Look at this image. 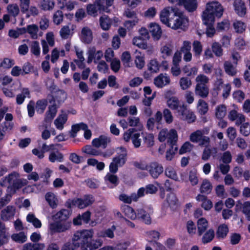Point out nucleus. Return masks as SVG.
<instances>
[{
    "label": "nucleus",
    "instance_id": "1",
    "mask_svg": "<svg viewBox=\"0 0 250 250\" xmlns=\"http://www.w3.org/2000/svg\"><path fill=\"white\" fill-rule=\"evenodd\" d=\"M70 215V212L66 209H62L53 216L55 222L49 224L48 229L51 234L64 232L71 227V223L67 221Z\"/></svg>",
    "mask_w": 250,
    "mask_h": 250
},
{
    "label": "nucleus",
    "instance_id": "2",
    "mask_svg": "<svg viewBox=\"0 0 250 250\" xmlns=\"http://www.w3.org/2000/svg\"><path fill=\"white\" fill-rule=\"evenodd\" d=\"M223 12L224 8L219 2L212 1L208 2L206 9L202 14L203 23L206 25L212 24L214 21L215 18H220Z\"/></svg>",
    "mask_w": 250,
    "mask_h": 250
},
{
    "label": "nucleus",
    "instance_id": "3",
    "mask_svg": "<svg viewBox=\"0 0 250 250\" xmlns=\"http://www.w3.org/2000/svg\"><path fill=\"white\" fill-rule=\"evenodd\" d=\"M94 231L93 229H83L76 231L72 238L73 245L75 248L81 247L82 250H90L89 248L88 239L93 237Z\"/></svg>",
    "mask_w": 250,
    "mask_h": 250
},
{
    "label": "nucleus",
    "instance_id": "4",
    "mask_svg": "<svg viewBox=\"0 0 250 250\" xmlns=\"http://www.w3.org/2000/svg\"><path fill=\"white\" fill-rule=\"evenodd\" d=\"M27 183L26 180L20 179L19 174L14 172L6 176L0 182V185L2 186H7L18 189L26 185Z\"/></svg>",
    "mask_w": 250,
    "mask_h": 250
},
{
    "label": "nucleus",
    "instance_id": "5",
    "mask_svg": "<svg viewBox=\"0 0 250 250\" xmlns=\"http://www.w3.org/2000/svg\"><path fill=\"white\" fill-rule=\"evenodd\" d=\"M188 18L177 9L174 11L173 18H170L167 26L174 29H183L188 25Z\"/></svg>",
    "mask_w": 250,
    "mask_h": 250
},
{
    "label": "nucleus",
    "instance_id": "6",
    "mask_svg": "<svg viewBox=\"0 0 250 250\" xmlns=\"http://www.w3.org/2000/svg\"><path fill=\"white\" fill-rule=\"evenodd\" d=\"M118 156L114 157L109 165L110 171L115 173L117 172L118 167H122L126 160L127 151L125 148L120 147L117 148Z\"/></svg>",
    "mask_w": 250,
    "mask_h": 250
},
{
    "label": "nucleus",
    "instance_id": "7",
    "mask_svg": "<svg viewBox=\"0 0 250 250\" xmlns=\"http://www.w3.org/2000/svg\"><path fill=\"white\" fill-rule=\"evenodd\" d=\"M208 132L209 129L207 128L197 130L190 134L189 140L193 143H198L200 146L206 145L210 143L209 137L205 135L208 134Z\"/></svg>",
    "mask_w": 250,
    "mask_h": 250
},
{
    "label": "nucleus",
    "instance_id": "8",
    "mask_svg": "<svg viewBox=\"0 0 250 250\" xmlns=\"http://www.w3.org/2000/svg\"><path fill=\"white\" fill-rule=\"evenodd\" d=\"M177 133L175 129H171L168 130L167 128L162 129L159 133L158 139L163 142L167 140V143L173 145L177 141Z\"/></svg>",
    "mask_w": 250,
    "mask_h": 250
},
{
    "label": "nucleus",
    "instance_id": "9",
    "mask_svg": "<svg viewBox=\"0 0 250 250\" xmlns=\"http://www.w3.org/2000/svg\"><path fill=\"white\" fill-rule=\"evenodd\" d=\"M94 202L93 197L91 195H85L83 198H75L71 202V205L83 209L92 205Z\"/></svg>",
    "mask_w": 250,
    "mask_h": 250
},
{
    "label": "nucleus",
    "instance_id": "10",
    "mask_svg": "<svg viewBox=\"0 0 250 250\" xmlns=\"http://www.w3.org/2000/svg\"><path fill=\"white\" fill-rule=\"evenodd\" d=\"M178 112L181 116V119L186 121L188 123L194 122L196 120V116L193 112L189 110L187 106L183 104L180 106V109H179Z\"/></svg>",
    "mask_w": 250,
    "mask_h": 250
},
{
    "label": "nucleus",
    "instance_id": "11",
    "mask_svg": "<svg viewBox=\"0 0 250 250\" xmlns=\"http://www.w3.org/2000/svg\"><path fill=\"white\" fill-rule=\"evenodd\" d=\"M173 94L172 91L167 90L165 93V97L167 99V106L172 110L180 109V106L182 104H180V102L177 97L173 96L170 97V96Z\"/></svg>",
    "mask_w": 250,
    "mask_h": 250
},
{
    "label": "nucleus",
    "instance_id": "12",
    "mask_svg": "<svg viewBox=\"0 0 250 250\" xmlns=\"http://www.w3.org/2000/svg\"><path fill=\"white\" fill-rule=\"evenodd\" d=\"M147 170L153 178H157L162 173L164 168L161 164L157 162H153L150 163L148 165Z\"/></svg>",
    "mask_w": 250,
    "mask_h": 250
},
{
    "label": "nucleus",
    "instance_id": "13",
    "mask_svg": "<svg viewBox=\"0 0 250 250\" xmlns=\"http://www.w3.org/2000/svg\"><path fill=\"white\" fill-rule=\"evenodd\" d=\"M16 213V208L13 206H8L0 212V218L4 221H8L13 219Z\"/></svg>",
    "mask_w": 250,
    "mask_h": 250
},
{
    "label": "nucleus",
    "instance_id": "14",
    "mask_svg": "<svg viewBox=\"0 0 250 250\" xmlns=\"http://www.w3.org/2000/svg\"><path fill=\"white\" fill-rule=\"evenodd\" d=\"M171 3L178 2L180 5H183L189 12L195 10L197 7V0H167Z\"/></svg>",
    "mask_w": 250,
    "mask_h": 250
},
{
    "label": "nucleus",
    "instance_id": "15",
    "mask_svg": "<svg viewBox=\"0 0 250 250\" xmlns=\"http://www.w3.org/2000/svg\"><path fill=\"white\" fill-rule=\"evenodd\" d=\"M87 62L91 63L92 61L95 62L100 60L103 56V53L101 50L97 51L96 48L94 46L89 48L88 52Z\"/></svg>",
    "mask_w": 250,
    "mask_h": 250
},
{
    "label": "nucleus",
    "instance_id": "16",
    "mask_svg": "<svg viewBox=\"0 0 250 250\" xmlns=\"http://www.w3.org/2000/svg\"><path fill=\"white\" fill-rule=\"evenodd\" d=\"M80 38L81 41L84 43L89 44L91 43L93 38L91 29L87 26L83 27L81 30Z\"/></svg>",
    "mask_w": 250,
    "mask_h": 250
},
{
    "label": "nucleus",
    "instance_id": "17",
    "mask_svg": "<svg viewBox=\"0 0 250 250\" xmlns=\"http://www.w3.org/2000/svg\"><path fill=\"white\" fill-rule=\"evenodd\" d=\"M83 152L86 153L88 155L92 156H102L104 157H109L112 154V153L107 154L106 153H103L100 150L92 147L91 146H85L82 148Z\"/></svg>",
    "mask_w": 250,
    "mask_h": 250
},
{
    "label": "nucleus",
    "instance_id": "18",
    "mask_svg": "<svg viewBox=\"0 0 250 250\" xmlns=\"http://www.w3.org/2000/svg\"><path fill=\"white\" fill-rule=\"evenodd\" d=\"M170 83V78L167 74H160L154 80L155 85L159 88H162L169 84Z\"/></svg>",
    "mask_w": 250,
    "mask_h": 250
},
{
    "label": "nucleus",
    "instance_id": "19",
    "mask_svg": "<svg viewBox=\"0 0 250 250\" xmlns=\"http://www.w3.org/2000/svg\"><path fill=\"white\" fill-rule=\"evenodd\" d=\"M177 8L171 7H166L164 8L160 12V19L161 21L166 25L168 23L170 18H169L170 13L172 12L174 13V11L176 10Z\"/></svg>",
    "mask_w": 250,
    "mask_h": 250
},
{
    "label": "nucleus",
    "instance_id": "20",
    "mask_svg": "<svg viewBox=\"0 0 250 250\" xmlns=\"http://www.w3.org/2000/svg\"><path fill=\"white\" fill-rule=\"evenodd\" d=\"M148 27L153 39L155 41L159 40L162 35V30L159 25L156 23L152 22L149 24Z\"/></svg>",
    "mask_w": 250,
    "mask_h": 250
},
{
    "label": "nucleus",
    "instance_id": "21",
    "mask_svg": "<svg viewBox=\"0 0 250 250\" xmlns=\"http://www.w3.org/2000/svg\"><path fill=\"white\" fill-rule=\"evenodd\" d=\"M110 142V138L109 137L102 135L98 138L93 139L92 143L96 147H103V148H105L107 144Z\"/></svg>",
    "mask_w": 250,
    "mask_h": 250
},
{
    "label": "nucleus",
    "instance_id": "22",
    "mask_svg": "<svg viewBox=\"0 0 250 250\" xmlns=\"http://www.w3.org/2000/svg\"><path fill=\"white\" fill-rule=\"evenodd\" d=\"M116 230V227L114 225L111 228L102 230L97 233V237L99 238H108L113 239L115 237L114 231Z\"/></svg>",
    "mask_w": 250,
    "mask_h": 250
},
{
    "label": "nucleus",
    "instance_id": "23",
    "mask_svg": "<svg viewBox=\"0 0 250 250\" xmlns=\"http://www.w3.org/2000/svg\"><path fill=\"white\" fill-rule=\"evenodd\" d=\"M210 143H209L206 145L201 146V147H205L202 156V159L203 160L207 161L208 160L211 154H213V151L215 154L217 153V148L211 147L210 146Z\"/></svg>",
    "mask_w": 250,
    "mask_h": 250
},
{
    "label": "nucleus",
    "instance_id": "24",
    "mask_svg": "<svg viewBox=\"0 0 250 250\" xmlns=\"http://www.w3.org/2000/svg\"><path fill=\"white\" fill-rule=\"evenodd\" d=\"M68 119L67 115L65 113L60 114L54 120V125L56 128L62 130L64 128V125L66 123Z\"/></svg>",
    "mask_w": 250,
    "mask_h": 250
},
{
    "label": "nucleus",
    "instance_id": "25",
    "mask_svg": "<svg viewBox=\"0 0 250 250\" xmlns=\"http://www.w3.org/2000/svg\"><path fill=\"white\" fill-rule=\"evenodd\" d=\"M166 202L172 209L176 208L179 205L177 197L174 193L172 192L167 194Z\"/></svg>",
    "mask_w": 250,
    "mask_h": 250
},
{
    "label": "nucleus",
    "instance_id": "26",
    "mask_svg": "<svg viewBox=\"0 0 250 250\" xmlns=\"http://www.w3.org/2000/svg\"><path fill=\"white\" fill-rule=\"evenodd\" d=\"M121 209L125 215L130 219L134 220L137 219V211L135 212L131 207L125 205H123L121 206Z\"/></svg>",
    "mask_w": 250,
    "mask_h": 250
},
{
    "label": "nucleus",
    "instance_id": "27",
    "mask_svg": "<svg viewBox=\"0 0 250 250\" xmlns=\"http://www.w3.org/2000/svg\"><path fill=\"white\" fill-rule=\"evenodd\" d=\"M197 231L199 236H201L208 227V223L205 218L201 217L197 221Z\"/></svg>",
    "mask_w": 250,
    "mask_h": 250
},
{
    "label": "nucleus",
    "instance_id": "28",
    "mask_svg": "<svg viewBox=\"0 0 250 250\" xmlns=\"http://www.w3.org/2000/svg\"><path fill=\"white\" fill-rule=\"evenodd\" d=\"M45 198L50 207L53 208H56L58 204V200L56 195L51 192H47Z\"/></svg>",
    "mask_w": 250,
    "mask_h": 250
},
{
    "label": "nucleus",
    "instance_id": "29",
    "mask_svg": "<svg viewBox=\"0 0 250 250\" xmlns=\"http://www.w3.org/2000/svg\"><path fill=\"white\" fill-rule=\"evenodd\" d=\"M137 219H141L146 224H149L151 223V218L149 213L147 212L143 208H139L137 210Z\"/></svg>",
    "mask_w": 250,
    "mask_h": 250
},
{
    "label": "nucleus",
    "instance_id": "30",
    "mask_svg": "<svg viewBox=\"0 0 250 250\" xmlns=\"http://www.w3.org/2000/svg\"><path fill=\"white\" fill-rule=\"evenodd\" d=\"M195 93L196 95L202 98H206L209 93V89L207 85L196 84Z\"/></svg>",
    "mask_w": 250,
    "mask_h": 250
},
{
    "label": "nucleus",
    "instance_id": "31",
    "mask_svg": "<svg viewBox=\"0 0 250 250\" xmlns=\"http://www.w3.org/2000/svg\"><path fill=\"white\" fill-rule=\"evenodd\" d=\"M39 31V27L35 24L28 25L26 27V32L29 34L30 37L34 40H36L38 38V33Z\"/></svg>",
    "mask_w": 250,
    "mask_h": 250
},
{
    "label": "nucleus",
    "instance_id": "32",
    "mask_svg": "<svg viewBox=\"0 0 250 250\" xmlns=\"http://www.w3.org/2000/svg\"><path fill=\"white\" fill-rule=\"evenodd\" d=\"M173 46L171 43H167L163 45L160 49L162 57L166 59L171 56L173 51Z\"/></svg>",
    "mask_w": 250,
    "mask_h": 250
},
{
    "label": "nucleus",
    "instance_id": "33",
    "mask_svg": "<svg viewBox=\"0 0 250 250\" xmlns=\"http://www.w3.org/2000/svg\"><path fill=\"white\" fill-rule=\"evenodd\" d=\"M135 65L138 69H142L145 64V55L140 51H136L134 60Z\"/></svg>",
    "mask_w": 250,
    "mask_h": 250
},
{
    "label": "nucleus",
    "instance_id": "34",
    "mask_svg": "<svg viewBox=\"0 0 250 250\" xmlns=\"http://www.w3.org/2000/svg\"><path fill=\"white\" fill-rule=\"evenodd\" d=\"M26 219L27 222L31 223L35 228L39 229L42 227V224L41 221L33 213L28 214Z\"/></svg>",
    "mask_w": 250,
    "mask_h": 250
},
{
    "label": "nucleus",
    "instance_id": "35",
    "mask_svg": "<svg viewBox=\"0 0 250 250\" xmlns=\"http://www.w3.org/2000/svg\"><path fill=\"white\" fill-rule=\"evenodd\" d=\"M113 1L114 0H97L96 3L100 10L108 12V8L113 4Z\"/></svg>",
    "mask_w": 250,
    "mask_h": 250
},
{
    "label": "nucleus",
    "instance_id": "36",
    "mask_svg": "<svg viewBox=\"0 0 250 250\" xmlns=\"http://www.w3.org/2000/svg\"><path fill=\"white\" fill-rule=\"evenodd\" d=\"M44 248L43 243H28L23 246L22 250H43Z\"/></svg>",
    "mask_w": 250,
    "mask_h": 250
},
{
    "label": "nucleus",
    "instance_id": "37",
    "mask_svg": "<svg viewBox=\"0 0 250 250\" xmlns=\"http://www.w3.org/2000/svg\"><path fill=\"white\" fill-rule=\"evenodd\" d=\"M57 112V108L55 105L50 106L45 114L44 121L46 123L50 122L56 116Z\"/></svg>",
    "mask_w": 250,
    "mask_h": 250
},
{
    "label": "nucleus",
    "instance_id": "38",
    "mask_svg": "<svg viewBox=\"0 0 250 250\" xmlns=\"http://www.w3.org/2000/svg\"><path fill=\"white\" fill-rule=\"evenodd\" d=\"M212 189L211 183L207 179L203 180L200 188V191L202 193L209 194Z\"/></svg>",
    "mask_w": 250,
    "mask_h": 250
},
{
    "label": "nucleus",
    "instance_id": "39",
    "mask_svg": "<svg viewBox=\"0 0 250 250\" xmlns=\"http://www.w3.org/2000/svg\"><path fill=\"white\" fill-rule=\"evenodd\" d=\"M229 232V228L227 225L223 224L220 225L216 232V236L219 239L225 238Z\"/></svg>",
    "mask_w": 250,
    "mask_h": 250
},
{
    "label": "nucleus",
    "instance_id": "40",
    "mask_svg": "<svg viewBox=\"0 0 250 250\" xmlns=\"http://www.w3.org/2000/svg\"><path fill=\"white\" fill-rule=\"evenodd\" d=\"M128 125L131 127H136L141 130L143 127V125L141 122L140 118L137 117H130L127 119Z\"/></svg>",
    "mask_w": 250,
    "mask_h": 250
},
{
    "label": "nucleus",
    "instance_id": "41",
    "mask_svg": "<svg viewBox=\"0 0 250 250\" xmlns=\"http://www.w3.org/2000/svg\"><path fill=\"white\" fill-rule=\"evenodd\" d=\"M30 51L36 57H38L40 55L41 48L39 42L37 41H32L30 42Z\"/></svg>",
    "mask_w": 250,
    "mask_h": 250
},
{
    "label": "nucleus",
    "instance_id": "42",
    "mask_svg": "<svg viewBox=\"0 0 250 250\" xmlns=\"http://www.w3.org/2000/svg\"><path fill=\"white\" fill-rule=\"evenodd\" d=\"M132 43L134 45L142 49H147L148 48L146 42L141 37H135L132 40Z\"/></svg>",
    "mask_w": 250,
    "mask_h": 250
},
{
    "label": "nucleus",
    "instance_id": "43",
    "mask_svg": "<svg viewBox=\"0 0 250 250\" xmlns=\"http://www.w3.org/2000/svg\"><path fill=\"white\" fill-rule=\"evenodd\" d=\"M63 160V155L59 151H52L50 152L49 156V160L52 162L54 163L55 162H62Z\"/></svg>",
    "mask_w": 250,
    "mask_h": 250
},
{
    "label": "nucleus",
    "instance_id": "44",
    "mask_svg": "<svg viewBox=\"0 0 250 250\" xmlns=\"http://www.w3.org/2000/svg\"><path fill=\"white\" fill-rule=\"evenodd\" d=\"M227 107L224 104H220L215 108V116L218 119H222L226 115Z\"/></svg>",
    "mask_w": 250,
    "mask_h": 250
},
{
    "label": "nucleus",
    "instance_id": "45",
    "mask_svg": "<svg viewBox=\"0 0 250 250\" xmlns=\"http://www.w3.org/2000/svg\"><path fill=\"white\" fill-rule=\"evenodd\" d=\"M11 239L15 242L23 243L27 241V236L23 232H20L18 233H14L11 235Z\"/></svg>",
    "mask_w": 250,
    "mask_h": 250
},
{
    "label": "nucleus",
    "instance_id": "46",
    "mask_svg": "<svg viewBox=\"0 0 250 250\" xmlns=\"http://www.w3.org/2000/svg\"><path fill=\"white\" fill-rule=\"evenodd\" d=\"M179 83L181 89L183 90H186L191 87L192 82L188 78L183 77L179 80Z\"/></svg>",
    "mask_w": 250,
    "mask_h": 250
},
{
    "label": "nucleus",
    "instance_id": "47",
    "mask_svg": "<svg viewBox=\"0 0 250 250\" xmlns=\"http://www.w3.org/2000/svg\"><path fill=\"white\" fill-rule=\"evenodd\" d=\"M119 199L120 201L126 204H131L132 201H137L136 193L131 194L130 196L124 193L121 194L119 196Z\"/></svg>",
    "mask_w": 250,
    "mask_h": 250
},
{
    "label": "nucleus",
    "instance_id": "48",
    "mask_svg": "<svg viewBox=\"0 0 250 250\" xmlns=\"http://www.w3.org/2000/svg\"><path fill=\"white\" fill-rule=\"evenodd\" d=\"M104 180L107 184H111L112 186L111 188L116 186L119 183V180L118 177L111 173H107L104 177Z\"/></svg>",
    "mask_w": 250,
    "mask_h": 250
},
{
    "label": "nucleus",
    "instance_id": "49",
    "mask_svg": "<svg viewBox=\"0 0 250 250\" xmlns=\"http://www.w3.org/2000/svg\"><path fill=\"white\" fill-rule=\"evenodd\" d=\"M100 25L103 30H108L112 23L111 20L106 15H103L100 19Z\"/></svg>",
    "mask_w": 250,
    "mask_h": 250
},
{
    "label": "nucleus",
    "instance_id": "50",
    "mask_svg": "<svg viewBox=\"0 0 250 250\" xmlns=\"http://www.w3.org/2000/svg\"><path fill=\"white\" fill-rule=\"evenodd\" d=\"M86 10L88 15L96 17L98 15V11L101 10H100L99 6H97L95 1L93 4H89L86 6Z\"/></svg>",
    "mask_w": 250,
    "mask_h": 250
},
{
    "label": "nucleus",
    "instance_id": "51",
    "mask_svg": "<svg viewBox=\"0 0 250 250\" xmlns=\"http://www.w3.org/2000/svg\"><path fill=\"white\" fill-rule=\"evenodd\" d=\"M148 70L151 72L156 73L159 71L160 65L156 59L151 60L147 64Z\"/></svg>",
    "mask_w": 250,
    "mask_h": 250
},
{
    "label": "nucleus",
    "instance_id": "52",
    "mask_svg": "<svg viewBox=\"0 0 250 250\" xmlns=\"http://www.w3.org/2000/svg\"><path fill=\"white\" fill-rule=\"evenodd\" d=\"M224 69L227 74L230 76H234L236 73L235 66L229 61H226L224 63Z\"/></svg>",
    "mask_w": 250,
    "mask_h": 250
},
{
    "label": "nucleus",
    "instance_id": "53",
    "mask_svg": "<svg viewBox=\"0 0 250 250\" xmlns=\"http://www.w3.org/2000/svg\"><path fill=\"white\" fill-rule=\"evenodd\" d=\"M86 125L83 123L73 125L71 127V130L70 131V136L72 138L75 137L77 133L80 129L83 130L86 129Z\"/></svg>",
    "mask_w": 250,
    "mask_h": 250
},
{
    "label": "nucleus",
    "instance_id": "54",
    "mask_svg": "<svg viewBox=\"0 0 250 250\" xmlns=\"http://www.w3.org/2000/svg\"><path fill=\"white\" fill-rule=\"evenodd\" d=\"M197 109L201 115H205L208 110V104L203 100L199 99L197 103Z\"/></svg>",
    "mask_w": 250,
    "mask_h": 250
},
{
    "label": "nucleus",
    "instance_id": "55",
    "mask_svg": "<svg viewBox=\"0 0 250 250\" xmlns=\"http://www.w3.org/2000/svg\"><path fill=\"white\" fill-rule=\"evenodd\" d=\"M192 45L194 56L195 57L199 58L203 51V46L201 42L198 41H195L193 42Z\"/></svg>",
    "mask_w": 250,
    "mask_h": 250
},
{
    "label": "nucleus",
    "instance_id": "56",
    "mask_svg": "<svg viewBox=\"0 0 250 250\" xmlns=\"http://www.w3.org/2000/svg\"><path fill=\"white\" fill-rule=\"evenodd\" d=\"M233 26L235 32L238 33H243L246 30L247 27L246 24L240 21H234L233 23Z\"/></svg>",
    "mask_w": 250,
    "mask_h": 250
},
{
    "label": "nucleus",
    "instance_id": "57",
    "mask_svg": "<svg viewBox=\"0 0 250 250\" xmlns=\"http://www.w3.org/2000/svg\"><path fill=\"white\" fill-rule=\"evenodd\" d=\"M41 8L44 11L51 10L54 7L53 0H42L40 3Z\"/></svg>",
    "mask_w": 250,
    "mask_h": 250
},
{
    "label": "nucleus",
    "instance_id": "58",
    "mask_svg": "<svg viewBox=\"0 0 250 250\" xmlns=\"http://www.w3.org/2000/svg\"><path fill=\"white\" fill-rule=\"evenodd\" d=\"M72 34V33L68 25L63 26L60 31L61 37L64 39H68Z\"/></svg>",
    "mask_w": 250,
    "mask_h": 250
},
{
    "label": "nucleus",
    "instance_id": "59",
    "mask_svg": "<svg viewBox=\"0 0 250 250\" xmlns=\"http://www.w3.org/2000/svg\"><path fill=\"white\" fill-rule=\"evenodd\" d=\"M214 237V231L212 229L208 230L203 235L202 242L206 244L210 242Z\"/></svg>",
    "mask_w": 250,
    "mask_h": 250
},
{
    "label": "nucleus",
    "instance_id": "60",
    "mask_svg": "<svg viewBox=\"0 0 250 250\" xmlns=\"http://www.w3.org/2000/svg\"><path fill=\"white\" fill-rule=\"evenodd\" d=\"M47 102L45 100H41L37 102L36 109L38 113L42 114L43 112L47 106Z\"/></svg>",
    "mask_w": 250,
    "mask_h": 250
},
{
    "label": "nucleus",
    "instance_id": "61",
    "mask_svg": "<svg viewBox=\"0 0 250 250\" xmlns=\"http://www.w3.org/2000/svg\"><path fill=\"white\" fill-rule=\"evenodd\" d=\"M235 47L239 50H244L246 48L247 43L242 37L237 38L234 41Z\"/></svg>",
    "mask_w": 250,
    "mask_h": 250
},
{
    "label": "nucleus",
    "instance_id": "62",
    "mask_svg": "<svg viewBox=\"0 0 250 250\" xmlns=\"http://www.w3.org/2000/svg\"><path fill=\"white\" fill-rule=\"evenodd\" d=\"M63 14L62 11L57 10L56 11L53 17L54 23L56 25L60 24L63 21Z\"/></svg>",
    "mask_w": 250,
    "mask_h": 250
},
{
    "label": "nucleus",
    "instance_id": "63",
    "mask_svg": "<svg viewBox=\"0 0 250 250\" xmlns=\"http://www.w3.org/2000/svg\"><path fill=\"white\" fill-rule=\"evenodd\" d=\"M121 60L125 67H130L131 55L129 52L126 51L123 53Z\"/></svg>",
    "mask_w": 250,
    "mask_h": 250
},
{
    "label": "nucleus",
    "instance_id": "64",
    "mask_svg": "<svg viewBox=\"0 0 250 250\" xmlns=\"http://www.w3.org/2000/svg\"><path fill=\"white\" fill-rule=\"evenodd\" d=\"M242 212L245 215L247 220L250 221V201L244 203L242 206Z\"/></svg>",
    "mask_w": 250,
    "mask_h": 250
}]
</instances>
